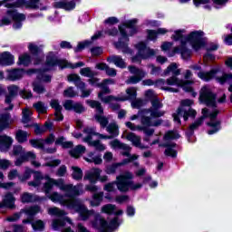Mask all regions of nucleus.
Instances as JSON below:
<instances>
[{
	"instance_id": "1",
	"label": "nucleus",
	"mask_w": 232,
	"mask_h": 232,
	"mask_svg": "<svg viewBox=\"0 0 232 232\" xmlns=\"http://www.w3.org/2000/svg\"><path fill=\"white\" fill-rule=\"evenodd\" d=\"M116 179L117 181L104 185L103 189L108 192L115 191V185H117L119 191L126 193L130 191V189L135 191L142 188V184H135L133 180H131L133 179V174L131 172H124L123 174L117 176Z\"/></svg>"
},
{
	"instance_id": "2",
	"label": "nucleus",
	"mask_w": 232,
	"mask_h": 232,
	"mask_svg": "<svg viewBox=\"0 0 232 232\" xmlns=\"http://www.w3.org/2000/svg\"><path fill=\"white\" fill-rule=\"evenodd\" d=\"M49 198L53 202H60L63 206H67L70 209H74L76 213H79L80 218L82 220H86L90 215H92V211H88L86 206L82 204L81 199H64V196L59 194L58 192H53L50 195Z\"/></svg>"
},
{
	"instance_id": "3",
	"label": "nucleus",
	"mask_w": 232,
	"mask_h": 232,
	"mask_svg": "<svg viewBox=\"0 0 232 232\" xmlns=\"http://www.w3.org/2000/svg\"><path fill=\"white\" fill-rule=\"evenodd\" d=\"M92 211V213L88 216V218L85 220H88L90 217H94V220L92 221V227L95 229H99V232H113L121 224H122V219H119L117 217L112 218L110 223L106 222L103 218H101V215L95 213L93 210H88Z\"/></svg>"
},
{
	"instance_id": "4",
	"label": "nucleus",
	"mask_w": 232,
	"mask_h": 232,
	"mask_svg": "<svg viewBox=\"0 0 232 232\" xmlns=\"http://www.w3.org/2000/svg\"><path fill=\"white\" fill-rule=\"evenodd\" d=\"M191 104H193L191 100L187 99L181 102V106L172 114L175 122L180 124V117H183L184 121H188L189 117H192V119L197 117V111L191 108Z\"/></svg>"
},
{
	"instance_id": "5",
	"label": "nucleus",
	"mask_w": 232,
	"mask_h": 232,
	"mask_svg": "<svg viewBox=\"0 0 232 232\" xmlns=\"http://www.w3.org/2000/svg\"><path fill=\"white\" fill-rule=\"evenodd\" d=\"M218 113H220V111L215 110L213 112L209 113V110L208 108L202 109V116L198 119L194 123L190 124L188 127V130L187 131V136L188 137V142H191V140L189 137H192L193 133H195V130H198L202 124H204V121L209 117L210 122H213L215 119H217Z\"/></svg>"
},
{
	"instance_id": "6",
	"label": "nucleus",
	"mask_w": 232,
	"mask_h": 232,
	"mask_svg": "<svg viewBox=\"0 0 232 232\" xmlns=\"http://www.w3.org/2000/svg\"><path fill=\"white\" fill-rule=\"evenodd\" d=\"M179 138L180 135L173 130H169L165 133L163 140H166L167 142L160 143V148H167L164 151L167 157H172V159H175V157H177V150H173V148L177 146V143L169 142V140H175L176 139Z\"/></svg>"
},
{
	"instance_id": "7",
	"label": "nucleus",
	"mask_w": 232,
	"mask_h": 232,
	"mask_svg": "<svg viewBox=\"0 0 232 232\" xmlns=\"http://www.w3.org/2000/svg\"><path fill=\"white\" fill-rule=\"evenodd\" d=\"M46 66L49 68H53V66H60V68H81L84 66V63L78 62L74 65L72 63H69L66 60H61L58 59L55 53H49V54L46 57Z\"/></svg>"
},
{
	"instance_id": "8",
	"label": "nucleus",
	"mask_w": 232,
	"mask_h": 232,
	"mask_svg": "<svg viewBox=\"0 0 232 232\" xmlns=\"http://www.w3.org/2000/svg\"><path fill=\"white\" fill-rule=\"evenodd\" d=\"M8 94H5V104H10L17 95H20L22 99H32L34 97V94L32 93V91L24 89L19 92V86L17 85H10L7 87Z\"/></svg>"
},
{
	"instance_id": "9",
	"label": "nucleus",
	"mask_w": 232,
	"mask_h": 232,
	"mask_svg": "<svg viewBox=\"0 0 232 232\" xmlns=\"http://www.w3.org/2000/svg\"><path fill=\"white\" fill-rule=\"evenodd\" d=\"M199 101L208 108H217V94L208 85L201 88Z\"/></svg>"
},
{
	"instance_id": "10",
	"label": "nucleus",
	"mask_w": 232,
	"mask_h": 232,
	"mask_svg": "<svg viewBox=\"0 0 232 232\" xmlns=\"http://www.w3.org/2000/svg\"><path fill=\"white\" fill-rule=\"evenodd\" d=\"M24 5L25 8H29L30 10H46V6H43L41 0H16L15 2L10 4H5V8H19V6H23Z\"/></svg>"
},
{
	"instance_id": "11",
	"label": "nucleus",
	"mask_w": 232,
	"mask_h": 232,
	"mask_svg": "<svg viewBox=\"0 0 232 232\" xmlns=\"http://www.w3.org/2000/svg\"><path fill=\"white\" fill-rule=\"evenodd\" d=\"M82 188V183H79L75 186H73V184H67L63 191L64 193V197L69 198V200H79V198H75V197H79L84 193V189Z\"/></svg>"
},
{
	"instance_id": "12",
	"label": "nucleus",
	"mask_w": 232,
	"mask_h": 232,
	"mask_svg": "<svg viewBox=\"0 0 232 232\" xmlns=\"http://www.w3.org/2000/svg\"><path fill=\"white\" fill-rule=\"evenodd\" d=\"M151 107L149 109H144L145 113H150V117L154 119H159L160 117H164L166 111H160V108L164 106L160 102V99L159 98H152L150 100Z\"/></svg>"
},
{
	"instance_id": "13",
	"label": "nucleus",
	"mask_w": 232,
	"mask_h": 232,
	"mask_svg": "<svg viewBox=\"0 0 232 232\" xmlns=\"http://www.w3.org/2000/svg\"><path fill=\"white\" fill-rule=\"evenodd\" d=\"M67 80L69 81V82H74V85L76 86V88L81 90L82 99L90 97V95L92 94V90L90 89L86 90V83L82 82V80L81 79V76L77 74H70L68 75Z\"/></svg>"
},
{
	"instance_id": "14",
	"label": "nucleus",
	"mask_w": 232,
	"mask_h": 232,
	"mask_svg": "<svg viewBox=\"0 0 232 232\" xmlns=\"http://www.w3.org/2000/svg\"><path fill=\"white\" fill-rule=\"evenodd\" d=\"M202 37H204V32L193 31L185 37V41H187V43H190L193 48L198 50V48L204 45V40H202Z\"/></svg>"
},
{
	"instance_id": "15",
	"label": "nucleus",
	"mask_w": 232,
	"mask_h": 232,
	"mask_svg": "<svg viewBox=\"0 0 232 232\" xmlns=\"http://www.w3.org/2000/svg\"><path fill=\"white\" fill-rule=\"evenodd\" d=\"M168 86H179L183 88L184 92H193V88L189 84H193V81H184L179 79L177 76H171L165 81Z\"/></svg>"
},
{
	"instance_id": "16",
	"label": "nucleus",
	"mask_w": 232,
	"mask_h": 232,
	"mask_svg": "<svg viewBox=\"0 0 232 232\" xmlns=\"http://www.w3.org/2000/svg\"><path fill=\"white\" fill-rule=\"evenodd\" d=\"M39 211H41V208H39V206L23 208L20 210V212H16L13 216L8 217L7 220L8 222H16V220H19V218H21V215H23V213L27 215V217H35L36 214L39 213Z\"/></svg>"
},
{
	"instance_id": "17",
	"label": "nucleus",
	"mask_w": 232,
	"mask_h": 232,
	"mask_svg": "<svg viewBox=\"0 0 232 232\" xmlns=\"http://www.w3.org/2000/svg\"><path fill=\"white\" fill-rule=\"evenodd\" d=\"M119 30L121 38L118 42L114 43L115 48L122 50L123 53H131V49L128 48V42L130 41V38H128V33L122 27H119Z\"/></svg>"
},
{
	"instance_id": "18",
	"label": "nucleus",
	"mask_w": 232,
	"mask_h": 232,
	"mask_svg": "<svg viewBox=\"0 0 232 232\" xmlns=\"http://www.w3.org/2000/svg\"><path fill=\"white\" fill-rule=\"evenodd\" d=\"M136 50H138V55L141 59H150V57H153L157 54V51L148 47L144 42H140L135 44Z\"/></svg>"
},
{
	"instance_id": "19",
	"label": "nucleus",
	"mask_w": 232,
	"mask_h": 232,
	"mask_svg": "<svg viewBox=\"0 0 232 232\" xmlns=\"http://www.w3.org/2000/svg\"><path fill=\"white\" fill-rule=\"evenodd\" d=\"M150 112H145L144 109L139 111V114L141 117L140 122L142 124V128H150L151 126L157 128L162 124V120L152 121L153 117L148 116Z\"/></svg>"
},
{
	"instance_id": "20",
	"label": "nucleus",
	"mask_w": 232,
	"mask_h": 232,
	"mask_svg": "<svg viewBox=\"0 0 232 232\" xmlns=\"http://www.w3.org/2000/svg\"><path fill=\"white\" fill-rule=\"evenodd\" d=\"M7 15L12 17V19L14 21L13 28L15 30H19V28L23 26V23H21V21H24L26 19V15H24V14H19L16 10H8Z\"/></svg>"
},
{
	"instance_id": "21",
	"label": "nucleus",
	"mask_w": 232,
	"mask_h": 232,
	"mask_svg": "<svg viewBox=\"0 0 232 232\" xmlns=\"http://www.w3.org/2000/svg\"><path fill=\"white\" fill-rule=\"evenodd\" d=\"M110 145L111 148H117L118 150H122L123 152H121V155L123 157H131V147L126 143L121 142L119 140H113L112 141L110 142Z\"/></svg>"
},
{
	"instance_id": "22",
	"label": "nucleus",
	"mask_w": 232,
	"mask_h": 232,
	"mask_svg": "<svg viewBox=\"0 0 232 232\" xmlns=\"http://www.w3.org/2000/svg\"><path fill=\"white\" fill-rule=\"evenodd\" d=\"M34 216H29L26 219L23 220V224H31L34 231H43L45 228L44 221L37 219L34 221Z\"/></svg>"
},
{
	"instance_id": "23",
	"label": "nucleus",
	"mask_w": 232,
	"mask_h": 232,
	"mask_svg": "<svg viewBox=\"0 0 232 232\" xmlns=\"http://www.w3.org/2000/svg\"><path fill=\"white\" fill-rule=\"evenodd\" d=\"M82 140L83 142H86L88 146L94 148L96 151H104V150H106V147L104 146V144L101 143V140H93V137L92 136H87L83 138Z\"/></svg>"
},
{
	"instance_id": "24",
	"label": "nucleus",
	"mask_w": 232,
	"mask_h": 232,
	"mask_svg": "<svg viewBox=\"0 0 232 232\" xmlns=\"http://www.w3.org/2000/svg\"><path fill=\"white\" fill-rule=\"evenodd\" d=\"M12 124V114L10 112H1L0 113V133L1 131L10 128Z\"/></svg>"
},
{
	"instance_id": "25",
	"label": "nucleus",
	"mask_w": 232,
	"mask_h": 232,
	"mask_svg": "<svg viewBox=\"0 0 232 232\" xmlns=\"http://www.w3.org/2000/svg\"><path fill=\"white\" fill-rule=\"evenodd\" d=\"M175 53H181L182 59H189L191 57V50L186 47V44H182L180 48L175 47L172 53L169 55V57H173Z\"/></svg>"
},
{
	"instance_id": "26",
	"label": "nucleus",
	"mask_w": 232,
	"mask_h": 232,
	"mask_svg": "<svg viewBox=\"0 0 232 232\" xmlns=\"http://www.w3.org/2000/svg\"><path fill=\"white\" fill-rule=\"evenodd\" d=\"M50 106L55 110V121H63L64 117L63 116V106L59 104V100H52L50 102Z\"/></svg>"
},
{
	"instance_id": "27",
	"label": "nucleus",
	"mask_w": 232,
	"mask_h": 232,
	"mask_svg": "<svg viewBox=\"0 0 232 232\" xmlns=\"http://www.w3.org/2000/svg\"><path fill=\"white\" fill-rule=\"evenodd\" d=\"M7 79L9 81H19V79H23V75H24V71L22 69H13L7 71Z\"/></svg>"
},
{
	"instance_id": "28",
	"label": "nucleus",
	"mask_w": 232,
	"mask_h": 232,
	"mask_svg": "<svg viewBox=\"0 0 232 232\" xmlns=\"http://www.w3.org/2000/svg\"><path fill=\"white\" fill-rule=\"evenodd\" d=\"M14 63V55L8 52H4L0 54L1 66H10Z\"/></svg>"
},
{
	"instance_id": "29",
	"label": "nucleus",
	"mask_w": 232,
	"mask_h": 232,
	"mask_svg": "<svg viewBox=\"0 0 232 232\" xmlns=\"http://www.w3.org/2000/svg\"><path fill=\"white\" fill-rule=\"evenodd\" d=\"M12 138L4 135L0 136V151H8L12 146Z\"/></svg>"
},
{
	"instance_id": "30",
	"label": "nucleus",
	"mask_w": 232,
	"mask_h": 232,
	"mask_svg": "<svg viewBox=\"0 0 232 232\" xmlns=\"http://www.w3.org/2000/svg\"><path fill=\"white\" fill-rule=\"evenodd\" d=\"M2 202H4V206H5V208H8L9 209H15V198L12 192L5 194Z\"/></svg>"
},
{
	"instance_id": "31",
	"label": "nucleus",
	"mask_w": 232,
	"mask_h": 232,
	"mask_svg": "<svg viewBox=\"0 0 232 232\" xmlns=\"http://www.w3.org/2000/svg\"><path fill=\"white\" fill-rule=\"evenodd\" d=\"M108 63H112L118 68H126V62L119 55H111L107 58Z\"/></svg>"
},
{
	"instance_id": "32",
	"label": "nucleus",
	"mask_w": 232,
	"mask_h": 232,
	"mask_svg": "<svg viewBox=\"0 0 232 232\" xmlns=\"http://www.w3.org/2000/svg\"><path fill=\"white\" fill-rule=\"evenodd\" d=\"M218 73V70L217 69H212L210 72H199L198 73V76L199 79H202V81H211Z\"/></svg>"
},
{
	"instance_id": "33",
	"label": "nucleus",
	"mask_w": 232,
	"mask_h": 232,
	"mask_svg": "<svg viewBox=\"0 0 232 232\" xmlns=\"http://www.w3.org/2000/svg\"><path fill=\"white\" fill-rule=\"evenodd\" d=\"M106 131L110 134L109 137L111 139H115V137L119 136V125L115 122H111L108 124L106 127Z\"/></svg>"
},
{
	"instance_id": "34",
	"label": "nucleus",
	"mask_w": 232,
	"mask_h": 232,
	"mask_svg": "<svg viewBox=\"0 0 232 232\" xmlns=\"http://www.w3.org/2000/svg\"><path fill=\"white\" fill-rule=\"evenodd\" d=\"M163 73L164 75H169L171 73L172 76L178 77V75H180V69H179L177 63H172L167 67Z\"/></svg>"
},
{
	"instance_id": "35",
	"label": "nucleus",
	"mask_w": 232,
	"mask_h": 232,
	"mask_svg": "<svg viewBox=\"0 0 232 232\" xmlns=\"http://www.w3.org/2000/svg\"><path fill=\"white\" fill-rule=\"evenodd\" d=\"M87 103L91 108H94L96 110V113L94 115H104V108H102V104L98 101L90 100L87 101Z\"/></svg>"
},
{
	"instance_id": "36",
	"label": "nucleus",
	"mask_w": 232,
	"mask_h": 232,
	"mask_svg": "<svg viewBox=\"0 0 232 232\" xmlns=\"http://www.w3.org/2000/svg\"><path fill=\"white\" fill-rule=\"evenodd\" d=\"M45 180H47L43 187V191H44L45 195H50L52 190L53 189V179L50 178L49 176H45Z\"/></svg>"
},
{
	"instance_id": "37",
	"label": "nucleus",
	"mask_w": 232,
	"mask_h": 232,
	"mask_svg": "<svg viewBox=\"0 0 232 232\" xmlns=\"http://www.w3.org/2000/svg\"><path fill=\"white\" fill-rule=\"evenodd\" d=\"M66 222L72 224V219L65 217L63 218L55 219L53 221V229H59V227H64L66 226Z\"/></svg>"
},
{
	"instance_id": "38",
	"label": "nucleus",
	"mask_w": 232,
	"mask_h": 232,
	"mask_svg": "<svg viewBox=\"0 0 232 232\" xmlns=\"http://www.w3.org/2000/svg\"><path fill=\"white\" fill-rule=\"evenodd\" d=\"M28 132L23 130H18L15 133V139L19 144H24L28 141Z\"/></svg>"
},
{
	"instance_id": "39",
	"label": "nucleus",
	"mask_w": 232,
	"mask_h": 232,
	"mask_svg": "<svg viewBox=\"0 0 232 232\" xmlns=\"http://www.w3.org/2000/svg\"><path fill=\"white\" fill-rule=\"evenodd\" d=\"M50 69L49 68H45V69H39L38 72V75H37V79H39V81H43L44 82H50L52 81V76L45 74L46 72H48Z\"/></svg>"
},
{
	"instance_id": "40",
	"label": "nucleus",
	"mask_w": 232,
	"mask_h": 232,
	"mask_svg": "<svg viewBox=\"0 0 232 232\" xmlns=\"http://www.w3.org/2000/svg\"><path fill=\"white\" fill-rule=\"evenodd\" d=\"M96 122L100 123L101 128H106L110 124V119L104 116V114H94Z\"/></svg>"
},
{
	"instance_id": "41",
	"label": "nucleus",
	"mask_w": 232,
	"mask_h": 232,
	"mask_svg": "<svg viewBox=\"0 0 232 232\" xmlns=\"http://www.w3.org/2000/svg\"><path fill=\"white\" fill-rule=\"evenodd\" d=\"M86 152V147L82 145H77L74 149L70 150V154L72 157H74L75 159H79L82 153Z\"/></svg>"
},
{
	"instance_id": "42",
	"label": "nucleus",
	"mask_w": 232,
	"mask_h": 232,
	"mask_svg": "<svg viewBox=\"0 0 232 232\" xmlns=\"http://www.w3.org/2000/svg\"><path fill=\"white\" fill-rule=\"evenodd\" d=\"M103 198L104 192L94 193L92 195V200L90 201L91 206H101Z\"/></svg>"
},
{
	"instance_id": "43",
	"label": "nucleus",
	"mask_w": 232,
	"mask_h": 232,
	"mask_svg": "<svg viewBox=\"0 0 232 232\" xmlns=\"http://www.w3.org/2000/svg\"><path fill=\"white\" fill-rule=\"evenodd\" d=\"M143 86H153L155 84L156 86H164L166 84V80L164 79H159L155 82L151 79H146L142 81Z\"/></svg>"
},
{
	"instance_id": "44",
	"label": "nucleus",
	"mask_w": 232,
	"mask_h": 232,
	"mask_svg": "<svg viewBox=\"0 0 232 232\" xmlns=\"http://www.w3.org/2000/svg\"><path fill=\"white\" fill-rule=\"evenodd\" d=\"M185 33L186 30L175 31V34L172 35V39H174V41H181V44H186L188 41H186V36L182 35V34Z\"/></svg>"
},
{
	"instance_id": "45",
	"label": "nucleus",
	"mask_w": 232,
	"mask_h": 232,
	"mask_svg": "<svg viewBox=\"0 0 232 232\" xmlns=\"http://www.w3.org/2000/svg\"><path fill=\"white\" fill-rule=\"evenodd\" d=\"M93 152H90L88 154V158H85L86 162H93L95 164H102V158H101V155L93 156Z\"/></svg>"
},
{
	"instance_id": "46",
	"label": "nucleus",
	"mask_w": 232,
	"mask_h": 232,
	"mask_svg": "<svg viewBox=\"0 0 232 232\" xmlns=\"http://www.w3.org/2000/svg\"><path fill=\"white\" fill-rule=\"evenodd\" d=\"M127 140L132 143V146H139L140 144V137L137 136L135 133L130 132L126 136Z\"/></svg>"
},
{
	"instance_id": "47",
	"label": "nucleus",
	"mask_w": 232,
	"mask_h": 232,
	"mask_svg": "<svg viewBox=\"0 0 232 232\" xmlns=\"http://www.w3.org/2000/svg\"><path fill=\"white\" fill-rule=\"evenodd\" d=\"M72 179L74 180H82V169L75 166H72Z\"/></svg>"
},
{
	"instance_id": "48",
	"label": "nucleus",
	"mask_w": 232,
	"mask_h": 232,
	"mask_svg": "<svg viewBox=\"0 0 232 232\" xmlns=\"http://www.w3.org/2000/svg\"><path fill=\"white\" fill-rule=\"evenodd\" d=\"M97 88H102V91L98 93V98H102L104 95H108L111 93V90L110 87L106 86L104 83H98L96 84Z\"/></svg>"
},
{
	"instance_id": "49",
	"label": "nucleus",
	"mask_w": 232,
	"mask_h": 232,
	"mask_svg": "<svg viewBox=\"0 0 232 232\" xmlns=\"http://www.w3.org/2000/svg\"><path fill=\"white\" fill-rule=\"evenodd\" d=\"M129 72L132 73V75H139L140 77H146V72H144L142 69H140L136 66L130 65L128 67Z\"/></svg>"
},
{
	"instance_id": "50",
	"label": "nucleus",
	"mask_w": 232,
	"mask_h": 232,
	"mask_svg": "<svg viewBox=\"0 0 232 232\" xmlns=\"http://www.w3.org/2000/svg\"><path fill=\"white\" fill-rule=\"evenodd\" d=\"M135 24H137V19L130 20L124 24L125 28L130 29V35H135V34H137V28H135Z\"/></svg>"
},
{
	"instance_id": "51",
	"label": "nucleus",
	"mask_w": 232,
	"mask_h": 232,
	"mask_svg": "<svg viewBox=\"0 0 232 232\" xmlns=\"http://www.w3.org/2000/svg\"><path fill=\"white\" fill-rule=\"evenodd\" d=\"M207 124L208 126H210V128H212V130H209L208 131V135H213L214 133H217V131L220 130V121H218L216 122H208Z\"/></svg>"
},
{
	"instance_id": "52",
	"label": "nucleus",
	"mask_w": 232,
	"mask_h": 232,
	"mask_svg": "<svg viewBox=\"0 0 232 232\" xmlns=\"http://www.w3.org/2000/svg\"><path fill=\"white\" fill-rule=\"evenodd\" d=\"M80 73L83 77H89V78L90 77H95L97 75V72L92 71V68H90V67L82 68L80 70Z\"/></svg>"
},
{
	"instance_id": "53",
	"label": "nucleus",
	"mask_w": 232,
	"mask_h": 232,
	"mask_svg": "<svg viewBox=\"0 0 232 232\" xmlns=\"http://www.w3.org/2000/svg\"><path fill=\"white\" fill-rule=\"evenodd\" d=\"M33 90L35 92V93L41 94L46 92V88H44V85H43L40 82H34L32 83Z\"/></svg>"
},
{
	"instance_id": "54",
	"label": "nucleus",
	"mask_w": 232,
	"mask_h": 232,
	"mask_svg": "<svg viewBox=\"0 0 232 232\" xmlns=\"http://www.w3.org/2000/svg\"><path fill=\"white\" fill-rule=\"evenodd\" d=\"M100 101H102V102H104V104H108L110 102H112V101H126V99H122V98H117L113 95H109V96H102L100 98Z\"/></svg>"
},
{
	"instance_id": "55",
	"label": "nucleus",
	"mask_w": 232,
	"mask_h": 232,
	"mask_svg": "<svg viewBox=\"0 0 232 232\" xmlns=\"http://www.w3.org/2000/svg\"><path fill=\"white\" fill-rule=\"evenodd\" d=\"M217 81H218L221 84H226V82H228V84H231L232 73H224L222 77H218Z\"/></svg>"
},
{
	"instance_id": "56",
	"label": "nucleus",
	"mask_w": 232,
	"mask_h": 232,
	"mask_svg": "<svg viewBox=\"0 0 232 232\" xmlns=\"http://www.w3.org/2000/svg\"><path fill=\"white\" fill-rule=\"evenodd\" d=\"M32 121V112L30 110L25 109L23 111L22 122L23 124H28Z\"/></svg>"
},
{
	"instance_id": "57",
	"label": "nucleus",
	"mask_w": 232,
	"mask_h": 232,
	"mask_svg": "<svg viewBox=\"0 0 232 232\" xmlns=\"http://www.w3.org/2000/svg\"><path fill=\"white\" fill-rule=\"evenodd\" d=\"M49 215H55L56 217H66V211L61 210L58 208H53L48 209Z\"/></svg>"
},
{
	"instance_id": "58",
	"label": "nucleus",
	"mask_w": 232,
	"mask_h": 232,
	"mask_svg": "<svg viewBox=\"0 0 232 232\" xmlns=\"http://www.w3.org/2000/svg\"><path fill=\"white\" fill-rule=\"evenodd\" d=\"M21 200H22L23 204H30V202H34L35 200V198H34L33 194L24 192L21 197Z\"/></svg>"
},
{
	"instance_id": "59",
	"label": "nucleus",
	"mask_w": 232,
	"mask_h": 232,
	"mask_svg": "<svg viewBox=\"0 0 232 232\" xmlns=\"http://www.w3.org/2000/svg\"><path fill=\"white\" fill-rule=\"evenodd\" d=\"M34 108L38 111V113H46V104L43 102H37L34 103Z\"/></svg>"
},
{
	"instance_id": "60",
	"label": "nucleus",
	"mask_w": 232,
	"mask_h": 232,
	"mask_svg": "<svg viewBox=\"0 0 232 232\" xmlns=\"http://www.w3.org/2000/svg\"><path fill=\"white\" fill-rule=\"evenodd\" d=\"M33 148H39L40 150H44V140H29Z\"/></svg>"
},
{
	"instance_id": "61",
	"label": "nucleus",
	"mask_w": 232,
	"mask_h": 232,
	"mask_svg": "<svg viewBox=\"0 0 232 232\" xmlns=\"http://www.w3.org/2000/svg\"><path fill=\"white\" fill-rule=\"evenodd\" d=\"M119 166H122V164L121 163H113L111 165H108L106 167L105 171L108 175H113V173H115V171H117V168H119Z\"/></svg>"
},
{
	"instance_id": "62",
	"label": "nucleus",
	"mask_w": 232,
	"mask_h": 232,
	"mask_svg": "<svg viewBox=\"0 0 232 232\" xmlns=\"http://www.w3.org/2000/svg\"><path fill=\"white\" fill-rule=\"evenodd\" d=\"M131 106L132 108H136L137 110H139L142 108V106H146V101L136 98L131 102Z\"/></svg>"
},
{
	"instance_id": "63",
	"label": "nucleus",
	"mask_w": 232,
	"mask_h": 232,
	"mask_svg": "<svg viewBox=\"0 0 232 232\" xmlns=\"http://www.w3.org/2000/svg\"><path fill=\"white\" fill-rule=\"evenodd\" d=\"M63 97L73 99V97H77V92L73 90V87H68L63 91Z\"/></svg>"
},
{
	"instance_id": "64",
	"label": "nucleus",
	"mask_w": 232,
	"mask_h": 232,
	"mask_svg": "<svg viewBox=\"0 0 232 232\" xmlns=\"http://www.w3.org/2000/svg\"><path fill=\"white\" fill-rule=\"evenodd\" d=\"M102 211L108 215H113V213H115V205L107 204L102 208Z\"/></svg>"
}]
</instances>
